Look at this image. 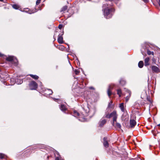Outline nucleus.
<instances>
[{"mask_svg":"<svg viewBox=\"0 0 160 160\" xmlns=\"http://www.w3.org/2000/svg\"><path fill=\"white\" fill-rule=\"evenodd\" d=\"M111 6L107 3L104 4L103 5V7L104 8V17L106 18H111L115 11L113 8L110 7Z\"/></svg>","mask_w":160,"mask_h":160,"instance_id":"f257e3e1","label":"nucleus"},{"mask_svg":"<svg viewBox=\"0 0 160 160\" xmlns=\"http://www.w3.org/2000/svg\"><path fill=\"white\" fill-rule=\"evenodd\" d=\"M6 59L8 61L11 62L15 66H17L18 65V60L15 57L13 56H8L7 58Z\"/></svg>","mask_w":160,"mask_h":160,"instance_id":"f03ea898","label":"nucleus"},{"mask_svg":"<svg viewBox=\"0 0 160 160\" xmlns=\"http://www.w3.org/2000/svg\"><path fill=\"white\" fill-rule=\"evenodd\" d=\"M30 88L31 90H35L38 87L37 83L34 81H32L29 84Z\"/></svg>","mask_w":160,"mask_h":160,"instance_id":"7ed1b4c3","label":"nucleus"},{"mask_svg":"<svg viewBox=\"0 0 160 160\" xmlns=\"http://www.w3.org/2000/svg\"><path fill=\"white\" fill-rule=\"evenodd\" d=\"M111 118H113V122L112 123V125H114V122L116 121V120L117 118V115L116 112L115 111H113L110 114Z\"/></svg>","mask_w":160,"mask_h":160,"instance_id":"20e7f679","label":"nucleus"},{"mask_svg":"<svg viewBox=\"0 0 160 160\" xmlns=\"http://www.w3.org/2000/svg\"><path fill=\"white\" fill-rule=\"evenodd\" d=\"M64 33L63 31H62V32L61 34H59L58 38V41L59 43H63V38L62 35H63Z\"/></svg>","mask_w":160,"mask_h":160,"instance_id":"39448f33","label":"nucleus"},{"mask_svg":"<svg viewBox=\"0 0 160 160\" xmlns=\"http://www.w3.org/2000/svg\"><path fill=\"white\" fill-rule=\"evenodd\" d=\"M114 85L111 84L108 87V88L107 91V93L108 96L110 98V96L112 94V93L111 92V90L113 88Z\"/></svg>","mask_w":160,"mask_h":160,"instance_id":"423d86ee","label":"nucleus"},{"mask_svg":"<svg viewBox=\"0 0 160 160\" xmlns=\"http://www.w3.org/2000/svg\"><path fill=\"white\" fill-rule=\"evenodd\" d=\"M152 69L153 72L158 73L160 71L159 68L155 66H153L152 67Z\"/></svg>","mask_w":160,"mask_h":160,"instance_id":"0eeeda50","label":"nucleus"},{"mask_svg":"<svg viewBox=\"0 0 160 160\" xmlns=\"http://www.w3.org/2000/svg\"><path fill=\"white\" fill-rule=\"evenodd\" d=\"M103 145L106 148H108V143L107 138H103Z\"/></svg>","mask_w":160,"mask_h":160,"instance_id":"6e6552de","label":"nucleus"},{"mask_svg":"<svg viewBox=\"0 0 160 160\" xmlns=\"http://www.w3.org/2000/svg\"><path fill=\"white\" fill-rule=\"evenodd\" d=\"M136 122L134 119H130V125L131 128L134 127L136 125Z\"/></svg>","mask_w":160,"mask_h":160,"instance_id":"1a4fd4ad","label":"nucleus"},{"mask_svg":"<svg viewBox=\"0 0 160 160\" xmlns=\"http://www.w3.org/2000/svg\"><path fill=\"white\" fill-rule=\"evenodd\" d=\"M106 121L105 119H101L99 122V126L100 127H102L106 123Z\"/></svg>","mask_w":160,"mask_h":160,"instance_id":"9d476101","label":"nucleus"},{"mask_svg":"<svg viewBox=\"0 0 160 160\" xmlns=\"http://www.w3.org/2000/svg\"><path fill=\"white\" fill-rule=\"evenodd\" d=\"M150 59L149 57L146 58L144 60L145 66H147L149 65V63L148 62L149 61Z\"/></svg>","mask_w":160,"mask_h":160,"instance_id":"9b49d317","label":"nucleus"},{"mask_svg":"<svg viewBox=\"0 0 160 160\" xmlns=\"http://www.w3.org/2000/svg\"><path fill=\"white\" fill-rule=\"evenodd\" d=\"M127 93L129 95H128L126 97V102L128 101L129 98V97H130L131 95V92L129 90H127Z\"/></svg>","mask_w":160,"mask_h":160,"instance_id":"f8f14e48","label":"nucleus"},{"mask_svg":"<svg viewBox=\"0 0 160 160\" xmlns=\"http://www.w3.org/2000/svg\"><path fill=\"white\" fill-rule=\"evenodd\" d=\"M60 109L63 112H64L66 110V108L65 106L62 104L61 105Z\"/></svg>","mask_w":160,"mask_h":160,"instance_id":"ddd939ff","label":"nucleus"},{"mask_svg":"<svg viewBox=\"0 0 160 160\" xmlns=\"http://www.w3.org/2000/svg\"><path fill=\"white\" fill-rule=\"evenodd\" d=\"M119 107L121 109V110L122 112H124V104L123 103H122L120 104Z\"/></svg>","mask_w":160,"mask_h":160,"instance_id":"4468645a","label":"nucleus"},{"mask_svg":"<svg viewBox=\"0 0 160 160\" xmlns=\"http://www.w3.org/2000/svg\"><path fill=\"white\" fill-rule=\"evenodd\" d=\"M143 66V63L142 61H140L138 63V66L140 68H142Z\"/></svg>","mask_w":160,"mask_h":160,"instance_id":"2eb2a0df","label":"nucleus"},{"mask_svg":"<svg viewBox=\"0 0 160 160\" xmlns=\"http://www.w3.org/2000/svg\"><path fill=\"white\" fill-rule=\"evenodd\" d=\"M30 76L33 79H37L38 78V77L36 75H33L32 74H30Z\"/></svg>","mask_w":160,"mask_h":160,"instance_id":"dca6fc26","label":"nucleus"},{"mask_svg":"<svg viewBox=\"0 0 160 160\" xmlns=\"http://www.w3.org/2000/svg\"><path fill=\"white\" fill-rule=\"evenodd\" d=\"M6 156L2 153H0V158L1 159H5Z\"/></svg>","mask_w":160,"mask_h":160,"instance_id":"f3484780","label":"nucleus"},{"mask_svg":"<svg viewBox=\"0 0 160 160\" xmlns=\"http://www.w3.org/2000/svg\"><path fill=\"white\" fill-rule=\"evenodd\" d=\"M12 7L13 8L16 9H18L19 8V6L18 5L16 4L12 5Z\"/></svg>","mask_w":160,"mask_h":160,"instance_id":"a211bd4d","label":"nucleus"},{"mask_svg":"<svg viewBox=\"0 0 160 160\" xmlns=\"http://www.w3.org/2000/svg\"><path fill=\"white\" fill-rule=\"evenodd\" d=\"M73 115L75 117H76L79 116V114L76 111H74V112H73Z\"/></svg>","mask_w":160,"mask_h":160,"instance_id":"6ab92c4d","label":"nucleus"},{"mask_svg":"<svg viewBox=\"0 0 160 160\" xmlns=\"http://www.w3.org/2000/svg\"><path fill=\"white\" fill-rule=\"evenodd\" d=\"M67 8H68V7L66 6H64L62 8L61 11V12L67 10Z\"/></svg>","mask_w":160,"mask_h":160,"instance_id":"aec40b11","label":"nucleus"},{"mask_svg":"<svg viewBox=\"0 0 160 160\" xmlns=\"http://www.w3.org/2000/svg\"><path fill=\"white\" fill-rule=\"evenodd\" d=\"M120 83L122 85H125L126 83L125 81L123 80H121L120 81Z\"/></svg>","mask_w":160,"mask_h":160,"instance_id":"412c9836","label":"nucleus"},{"mask_svg":"<svg viewBox=\"0 0 160 160\" xmlns=\"http://www.w3.org/2000/svg\"><path fill=\"white\" fill-rule=\"evenodd\" d=\"M122 92L121 89H118L117 90V94L118 95L119 97H121Z\"/></svg>","mask_w":160,"mask_h":160,"instance_id":"4be33fe9","label":"nucleus"},{"mask_svg":"<svg viewBox=\"0 0 160 160\" xmlns=\"http://www.w3.org/2000/svg\"><path fill=\"white\" fill-rule=\"evenodd\" d=\"M116 127L117 128H121V125L120 123H117L116 124Z\"/></svg>","mask_w":160,"mask_h":160,"instance_id":"5701e85b","label":"nucleus"},{"mask_svg":"<svg viewBox=\"0 0 160 160\" xmlns=\"http://www.w3.org/2000/svg\"><path fill=\"white\" fill-rule=\"evenodd\" d=\"M147 53L149 55H150L151 54H152V55H154V52H151L149 50H148Z\"/></svg>","mask_w":160,"mask_h":160,"instance_id":"b1692460","label":"nucleus"},{"mask_svg":"<svg viewBox=\"0 0 160 160\" xmlns=\"http://www.w3.org/2000/svg\"><path fill=\"white\" fill-rule=\"evenodd\" d=\"M22 80L21 79L18 80H17V83L18 84H21L22 82Z\"/></svg>","mask_w":160,"mask_h":160,"instance_id":"393cba45","label":"nucleus"},{"mask_svg":"<svg viewBox=\"0 0 160 160\" xmlns=\"http://www.w3.org/2000/svg\"><path fill=\"white\" fill-rule=\"evenodd\" d=\"M74 72L76 75H78L80 72L78 70V69H75L74 71Z\"/></svg>","mask_w":160,"mask_h":160,"instance_id":"a878e982","label":"nucleus"},{"mask_svg":"<svg viewBox=\"0 0 160 160\" xmlns=\"http://www.w3.org/2000/svg\"><path fill=\"white\" fill-rule=\"evenodd\" d=\"M59 49L62 50H63L64 49V47L62 45H60L59 46Z\"/></svg>","mask_w":160,"mask_h":160,"instance_id":"bb28decb","label":"nucleus"},{"mask_svg":"<svg viewBox=\"0 0 160 160\" xmlns=\"http://www.w3.org/2000/svg\"><path fill=\"white\" fill-rule=\"evenodd\" d=\"M147 100L148 101H149L150 102V103H152V101L151 100V99H150V97H147Z\"/></svg>","mask_w":160,"mask_h":160,"instance_id":"cd10ccee","label":"nucleus"},{"mask_svg":"<svg viewBox=\"0 0 160 160\" xmlns=\"http://www.w3.org/2000/svg\"><path fill=\"white\" fill-rule=\"evenodd\" d=\"M105 117H106V118H111V116H110V114H106V115Z\"/></svg>","mask_w":160,"mask_h":160,"instance_id":"c85d7f7f","label":"nucleus"},{"mask_svg":"<svg viewBox=\"0 0 160 160\" xmlns=\"http://www.w3.org/2000/svg\"><path fill=\"white\" fill-rule=\"evenodd\" d=\"M112 101H110V102L109 103L108 105V108H111V106L112 104Z\"/></svg>","mask_w":160,"mask_h":160,"instance_id":"c756f323","label":"nucleus"},{"mask_svg":"<svg viewBox=\"0 0 160 160\" xmlns=\"http://www.w3.org/2000/svg\"><path fill=\"white\" fill-rule=\"evenodd\" d=\"M48 90L49 92H48L49 94H52V91L50 89H48Z\"/></svg>","mask_w":160,"mask_h":160,"instance_id":"7c9ffc66","label":"nucleus"},{"mask_svg":"<svg viewBox=\"0 0 160 160\" xmlns=\"http://www.w3.org/2000/svg\"><path fill=\"white\" fill-rule=\"evenodd\" d=\"M41 0H37L36 2V4L37 5H38L40 2Z\"/></svg>","mask_w":160,"mask_h":160,"instance_id":"2f4dec72","label":"nucleus"},{"mask_svg":"<svg viewBox=\"0 0 160 160\" xmlns=\"http://www.w3.org/2000/svg\"><path fill=\"white\" fill-rule=\"evenodd\" d=\"M62 25L60 24L58 26V28L60 29L62 28Z\"/></svg>","mask_w":160,"mask_h":160,"instance_id":"473e14b6","label":"nucleus"},{"mask_svg":"<svg viewBox=\"0 0 160 160\" xmlns=\"http://www.w3.org/2000/svg\"><path fill=\"white\" fill-rule=\"evenodd\" d=\"M27 12L29 14H31V13H34V12H32L31 11H29L28 12Z\"/></svg>","mask_w":160,"mask_h":160,"instance_id":"72a5a7b5","label":"nucleus"},{"mask_svg":"<svg viewBox=\"0 0 160 160\" xmlns=\"http://www.w3.org/2000/svg\"><path fill=\"white\" fill-rule=\"evenodd\" d=\"M158 4L159 6L160 7V0H158Z\"/></svg>","mask_w":160,"mask_h":160,"instance_id":"f704fd0d","label":"nucleus"},{"mask_svg":"<svg viewBox=\"0 0 160 160\" xmlns=\"http://www.w3.org/2000/svg\"><path fill=\"white\" fill-rule=\"evenodd\" d=\"M55 160H59V158L58 157H56Z\"/></svg>","mask_w":160,"mask_h":160,"instance_id":"c9c22d12","label":"nucleus"},{"mask_svg":"<svg viewBox=\"0 0 160 160\" xmlns=\"http://www.w3.org/2000/svg\"><path fill=\"white\" fill-rule=\"evenodd\" d=\"M89 88L91 89H94V88L92 87H90Z\"/></svg>","mask_w":160,"mask_h":160,"instance_id":"e433bc0d","label":"nucleus"},{"mask_svg":"<svg viewBox=\"0 0 160 160\" xmlns=\"http://www.w3.org/2000/svg\"><path fill=\"white\" fill-rule=\"evenodd\" d=\"M2 55L1 54H0V57H2Z\"/></svg>","mask_w":160,"mask_h":160,"instance_id":"4c0bfd02","label":"nucleus"},{"mask_svg":"<svg viewBox=\"0 0 160 160\" xmlns=\"http://www.w3.org/2000/svg\"><path fill=\"white\" fill-rule=\"evenodd\" d=\"M3 0H0V1L2 2Z\"/></svg>","mask_w":160,"mask_h":160,"instance_id":"58836bf2","label":"nucleus"},{"mask_svg":"<svg viewBox=\"0 0 160 160\" xmlns=\"http://www.w3.org/2000/svg\"><path fill=\"white\" fill-rule=\"evenodd\" d=\"M158 126H160V124L158 125Z\"/></svg>","mask_w":160,"mask_h":160,"instance_id":"ea45409f","label":"nucleus"},{"mask_svg":"<svg viewBox=\"0 0 160 160\" xmlns=\"http://www.w3.org/2000/svg\"><path fill=\"white\" fill-rule=\"evenodd\" d=\"M54 100L55 101L56 100L55 98H54Z\"/></svg>","mask_w":160,"mask_h":160,"instance_id":"a19ab883","label":"nucleus"},{"mask_svg":"<svg viewBox=\"0 0 160 160\" xmlns=\"http://www.w3.org/2000/svg\"><path fill=\"white\" fill-rule=\"evenodd\" d=\"M87 114H86L85 115H87Z\"/></svg>","mask_w":160,"mask_h":160,"instance_id":"79ce46f5","label":"nucleus"},{"mask_svg":"<svg viewBox=\"0 0 160 160\" xmlns=\"http://www.w3.org/2000/svg\"><path fill=\"white\" fill-rule=\"evenodd\" d=\"M1 77V76L0 75V78Z\"/></svg>","mask_w":160,"mask_h":160,"instance_id":"37998d69","label":"nucleus"}]
</instances>
